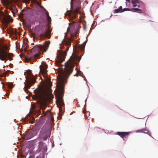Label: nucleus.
Returning <instances> with one entry per match:
<instances>
[{"label":"nucleus","mask_w":158,"mask_h":158,"mask_svg":"<svg viewBox=\"0 0 158 158\" xmlns=\"http://www.w3.org/2000/svg\"><path fill=\"white\" fill-rule=\"evenodd\" d=\"M81 57H79L76 54H73L69 60L65 63L64 74H62L57 78L56 87L57 91L55 93V96L57 98L56 104L60 107L64 105L63 99L64 93V83L66 79L72 72L74 64L77 61L79 62Z\"/></svg>","instance_id":"nucleus-1"},{"label":"nucleus","mask_w":158,"mask_h":158,"mask_svg":"<svg viewBox=\"0 0 158 158\" xmlns=\"http://www.w3.org/2000/svg\"><path fill=\"white\" fill-rule=\"evenodd\" d=\"M35 95L32 97L33 100H37L41 106H46L48 102H51L53 98L48 87L43 85L38 87L34 90Z\"/></svg>","instance_id":"nucleus-2"},{"label":"nucleus","mask_w":158,"mask_h":158,"mask_svg":"<svg viewBox=\"0 0 158 158\" xmlns=\"http://www.w3.org/2000/svg\"><path fill=\"white\" fill-rule=\"evenodd\" d=\"M70 4L72 11H68L65 16L66 18H69L70 21L74 23L75 21H73V19L76 17L77 15L79 12L81 3L78 0L76 1L73 3V0H71Z\"/></svg>","instance_id":"nucleus-3"},{"label":"nucleus","mask_w":158,"mask_h":158,"mask_svg":"<svg viewBox=\"0 0 158 158\" xmlns=\"http://www.w3.org/2000/svg\"><path fill=\"white\" fill-rule=\"evenodd\" d=\"M3 5L5 8L4 10L5 13L4 15L3 21L4 24L5 28L3 29L4 31H6L9 34L10 37V30L8 28H7L8 27V23L10 22V16L7 14L8 10H10V0H2Z\"/></svg>","instance_id":"nucleus-4"},{"label":"nucleus","mask_w":158,"mask_h":158,"mask_svg":"<svg viewBox=\"0 0 158 158\" xmlns=\"http://www.w3.org/2000/svg\"><path fill=\"white\" fill-rule=\"evenodd\" d=\"M9 49L6 44L3 40H0V60H10Z\"/></svg>","instance_id":"nucleus-5"},{"label":"nucleus","mask_w":158,"mask_h":158,"mask_svg":"<svg viewBox=\"0 0 158 158\" xmlns=\"http://www.w3.org/2000/svg\"><path fill=\"white\" fill-rule=\"evenodd\" d=\"M35 33L41 38L50 37L51 32L47 27L38 25L35 28Z\"/></svg>","instance_id":"nucleus-6"},{"label":"nucleus","mask_w":158,"mask_h":158,"mask_svg":"<svg viewBox=\"0 0 158 158\" xmlns=\"http://www.w3.org/2000/svg\"><path fill=\"white\" fill-rule=\"evenodd\" d=\"M40 128L39 126H35L32 129L26 131L23 134L24 138L25 139H29L36 135Z\"/></svg>","instance_id":"nucleus-7"},{"label":"nucleus","mask_w":158,"mask_h":158,"mask_svg":"<svg viewBox=\"0 0 158 158\" xmlns=\"http://www.w3.org/2000/svg\"><path fill=\"white\" fill-rule=\"evenodd\" d=\"M44 48L41 45H36L34 46L31 49V51L35 53L33 56H31L30 58H27V60H35V59L37 58L40 54V51L43 52L42 48Z\"/></svg>","instance_id":"nucleus-8"},{"label":"nucleus","mask_w":158,"mask_h":158,"mask_svg":"<svg viewBox=\"0 0 158 158\" xmlns=\"http://www.w3.org/2000/svg\"><path fill=\"white\" fill-rule=\"evenodd\" d=\"M69 49V48L68 47L64 52H62L59 50L58 51V54L56 56L57 60L56 61L57 64H60L64 60L65 56L67 55V52Z\"/></svg>","instance_id":"nucleus-9"},{"label":"nucleus","mask_w":158,"mask_h":158,"mask_svg":"<svg viewBox=\"0 0 158 158\" xmlns=\"http://www.w3.org/2000/svg\"><path fill=\"white\" fill-rule=\"evenodd\" d=\"M50 136V132L47 128L43 126L40 131L39 137L44 140H45Z\"/></svg>","instance_id":"nucleus-10"},{"label":"nucleus","mask_w":158,"mask_h":158,"mask_svg":"<svg viewBox=\"0 0 158 158\" xmlns=\"http://www.w3.org/2000/svg\"><path fill=\"white\" fill-rule=\"evenodd\" d=\"M25 78H26L25 80L26 83L24 82V83L25 84L24 86V91L27 93L28 91L27 90V89L30 87L32 84L31 83H35L36 80L34 78L32 79H31V77H30V78L31 79V80L28 79L27 78V77L26 76Z\"/></svg>","instance_id":"nucleus-11"},{"label":"nucleus","mask_w":158,"mask_h":158,"mask_svg":"<svg viewBox=\"0 0 158 158\" xmlns=\"http://www.w3.org/2000/svg\"><path fill=\"white\" fill-rule=\"evenodd\" d=\"M47 65L44 62H42V64L40 66V72H41L43 77H46L47 74V70L46 67Z\"/></svg>","instance_id":"nucleus-12"},{"label":"nucleus","mask_w":158,"mask_h":158,"mask_svg":"<svg viewBox=\"0 0 158 158\" xmlns=\"http://www.w3.org/2000/svg\"><path fill=\"white\" fill-rule=\"evenodd\" d=\"M77 32L76 31L75 33L71 35V38L69 39L68 40H65V43L67 45L70 46L71 45V41L73 40V38L74 37L77 36Z\"/></svg>","instance_id":"nucleus-13"},{"label":"nucleus","mask_w":158,"mask_h":158,"mask_svg":"<svg viewBox=\"0 0 158 158\" xmlns=\"http://www.w3.org/2000/svg\"><path fill=\"white\" fill-rule=\"evenodd\" d=\"M22 1L27 4L29 3L30 0H10V4L12 3L16 4L17 3L20 4Z\"/></svg>","instance_id":"nucleus-14"},{"label":"nucleus","mask_w":158,"mask_h":158,"mask_svg":"<svg viewBox=\"0 0 158 158\" xmlns=\"http://www.w3.org/2000/svg\"><path fill=\"white\" fill-rule=\"evenodd\" d=\"M130 133V132H118L116 134L120 136L121 138H123L126 135H128Z\"/></svg>","instance_id":"nucleus-15"},{"label":"nucleus","mask_w":158,"mask_h":158,"mask_svg":"<svg viewBox=\"0 0 158 158\" xmlns=\"http://www.w3.org/2000/svg\"><path fill=\"white\" fill-rule=\"evenodd\" d=\"M44 112V114L45 115H47V116L49 117V119L51 120L52 122H53L54 121V118L53 115L51 113L50 111L49 110H47V112Z\"/></svg>","instance_id":"nucleus-16"},{"label":"nucleus","mask_w":158,"mask_h":158,"mask_svg":"<svg viewBox=\"0 0 158 158\" xmlns=\"http://www.w3.org/2000/svg\"><path fill=\"white\" fill-rule=\"evenodd\" d=\"M49 44L50 41L48 40L45 42L44 45H42V47H44V48H42L43 52H44L46 51L49 47Z\"/></svg>","instance_id":"nucleus-17"},{"label":"nucleus","mask_w":158,"mask_h":158,"mask_svg":"<svg viewBox=\"0 0 158 158\" xmlns=\"http://www.w3.org/2000/svg\"><path fill=\"white\" fill-rule=\"evenodd\" d=\"M136 132L143 133L145 134H148L150 136H151V135L148 132V130L145 128L138 130L136 131Z\"/></svg>","instance_id":"nucleus-18"},{"label":"nucleus","mask_w":158,"mask_h":158,"mask_svg":"<svg viewBox=\"0 0 158 158\" xmlns=\"http://www.w3.org/2000/svg\"><path fill=\"white\" fill-rule=\"evenodd\" d=\"M44 144V143L42 141H40L39 143V144L38 145V150L39 151H41L43 147V146Z\"/></svg>","instance_id":"nucleus-19"},{"label":"nucleus","mask_w":158,"mask_h":158,"mask_svg":"<svg viewBox=\"0 0 158 158\" xmlns=\"http://www.w3.org/2000/svg\"><path fill=\"white\" fill-rule=\"evenodd\" d=\"M10 11L13 13V15L15 16V15L17 14V10L15 8H13L10 5Z\"/></svg>","instance_id":"nucleus-20"},{"label":"nucleus","mask_w":158,"mask_h":158,"mask_svg":"<svg viewBox=\"0 0 158 158\" xmlns=\"http://www.w3.org/2000/svg\"><path fill=\"white\" fill-rule=\"evenodd\" d=\"M45 121V119L43 117H40L38 121V123L39 124L42 125L43 124Z\"/></svg>","instance_id":"nucleus-21"},{"label":"nucleus","mask_w":158,"mask_h":158,"mask_svg":"<svg viewBox=\"0 0 158 158\" xmlns=\"http://www.w3.org/2000/svg\"><path fill=\"white\" fill-rule=\"evenodd\" d=\"M132 11L135 12H138L139 13H142V11L140 9L137 8H134L132 9Z\"/></svg>","instance_id":"nucleus-22"},{"label":"nucleus","mask_w":158,"mask_h":158,"mask_svg":"<svg viewBox=\"0 0 158 158\" xmlns=\"http://www.w3.org/2000/svg\"><path fill=\"white\" fill-rule=\"evenodd\" d=\"M115 13H118L119 12H122V6H120L118 8L114 10Z\"/></svg>","instance_id":"nucleus-23"},{"label":"nucleus","mask_w":158,"mask_h":158,"mask_svg":"<svg viewBox=\"0 0 158 158\" xmlns=\"http://www.w3.org/2000/svg\"><path fill=\"white\" fill-rule=\"evenodd\" d=\"M131 2L132 4H138L139 3V1L138 0H132Z\"/></svg>","instance_id":"nucleus-24"},{"label":"nucleus","mask_w":158,"mask_h":158,"mask_svg":"<svg viewBox=\"0 0 158 158\" xmlns=\"http://www.w3.org/2000/svg\"><path fill=\"white\" fill-rule=\"evenodd\" d=\"M27 47V43H25L24 42V45H23V46L22 47V50H24L25 51H26Z\"/></svg>","instance_id":"nucleus-25"},{"label":"nucleus","mask_w":158,"mask_h":158,"mask_svg":"<svg viewBox=\"0 0 158 158\" xmlns=\"http://www.w3.org/2000/svg\"><path fill=\"white\" fill-rule=\"evenodd\" d=\"M130 9L128 8H125L123 9H122V11L121 12H123L126 11H130Z\"/></svg>","instance_id":"nucleus-26"},{"label":"nucleus","mask_w":158,"mask_h":158,"mask_svg":"<svg viewBox=\"0 0 158 158\" xmlns=\"http://www.w3.org/2000/svg\"><path fill=\"white\" fill-rule=\"evenodd\" d=\"M47 19H48V22H50L51 21V18L49 16V15H48V12L47 13Z\"/></svg>","instance_id":"nucleus-27"},{"label":"nucleus","mask_w":158,"mask_h":158,"mask_svg":"<svg viewBox=\"0 0 158 158\" xmlns=\"http://www.w3.org/2000/svg\"><path fill=\"white\" fill-rule=\"evenodd\" d=\"M10 89L13 88L15 85V84L13 85V83L10 82Z\"/></svg>","instance_id":"nucleus-28"},{"label":"nucleus","mask_w":158,"mask_h":158,"mask_svg":"<svg viewBox=\"0 0 158 158\" xmlns=\"http://www.w3.org/2000/svg\"><path fill=\"white\" fill-rule=\"evenodd\" d=\"M83 113L85 115V116H87V115L86 114L87 113H88V112H87L85 110H84L83 111Z\"/></svg>","instance_id":"nucleus-29"},{"label":"nucleus","mask_w":158,"mask_h":158,"mask_svg":"<svg viewBox=\"0 0 158 158\" xmlns=\"http://www.w3.org/2000/svg\"><path fill=\"white\" fill-rule=\"evenodd\" d=\"M29 158H35V156L34 155H31V156H30Z\"/></svg>","instance_id":"nucleus-30"},{"label":"nucleus","mask_w":158,"mask_h":158,"mask_svg":"<svg viewBox=\"0 0 158 158\" xmlns=\"http://www.w3.org/2000/svg\"><path fill=\"white\" fill-rule=\"evenodd\" d=\"M10 60H12V56H13V54L12 53H10Z\"/></svg>","instance_id":"nucleus-31"},{"label":"nucleus","mask_w":158,"mask_h":158,"mask_svg":"<svg viewBox=\"0 0 158 158\" xmlns=\"http://www.w3.org/2000/svg\"><path fill=\"white\" fill-rule=\"evenodd\" d=\"M23 14H22L21 13L19 15V17H21L22 15H23Z\"/></svg>","instance_id":"nucleus-32"},{"label":"nucleus","mask_w":158,"mask_h":158,"mask_svg":"<svg viewBox=\"0 0 158 158\" xmlns=\"http://www.w3.org/2000/svg\"><path fill=\"white\" fill-rule=\"evenodd\" d=\"M133 5V7H135L136 6H137V4H134Z\"/></svg>","instance_id":"nucleus-33"},{"label":"nucleus","mask_w":158,"mask_h":158,"mask_svg":"<svg viewBox=\"0 0 158 158\" xmlns=\"http://www.w3.org/2000/svg\"><path fill=\"white\" fill-rule=\"evenodd\" d=\"M10 38H11V34H13L14 33V32H12V30H11V28L10 27Z\"/></svg>","instance_id":"nucleus-34"},{"label":"nucleus","mask_w":158,"mask_h":158,"mask_svg":"<svg viewBox=\"0 0 158 158\" xmlns=\"http://www.w3.org/2000/svg\"><path fill=\"white\" fill-rule=\"evenodd\" d=\"M13 21V19L10 16V22Z\"/></svg>","instance_id":"nucleus-35"},{"label":"nucleus","mask_w":158,"mask_h":158,"mask_svg":"<svg viewBox=\"0 0 158 158\" xmlns=\"http://www.w3.org/2000/svg\"><path fill=\"white\" fill-rule=\"evenodd\" d=\"M6 96L9 98V94L8 93L6 95Z\"/></svg>","instance_id":"nucleus-36"},{"label":"nucleus","mask_w":158,"mask_h":158,"mask_svg":"<svg viewBox=\"0 0 158 158\" xmlns=\"http://www.w3.org/2000/svg\"><path fill=\"white\" fill-rule=\"evenodd\" d=\"M10 68L12 67L13 66L12 64L10 63Z\"/></svg>","instance_id":"nucleus-37"},{"label":"nucleus","mask_w":158,"mask_h":158,"mask_svg":"<svg viewBox=\"0 0 158 158\" xmlns=\"http://www.w3.org/2000/svg\"><path fill=\"white\" fill-rule=\"evenodd\" d=\"M78 74L77 73H76L75 75H74V76H78Z\"/></svg>","instance_id":"nucleus-38"},{"label":"nucleus","mask_w":158,"mask_h":158,"mask_svg":"<svg viewBox=\"0 0 158 158\" xmlns=\"http://www.w3.org/2000/svg\"><path fill=\"white\" fill-rule=\"evenodd\" d=\"M137 6L138 7H139V8L140 7V6H139V5H137Z\"/></svg>","instance_id":"nucleus-39"},{"label":"nucleus","mask_w":158,"mask_h":158,"mask_svg":"<svg viewBox=\"0 0 158 158\" xmlns=\"http://www.w3.org/2000/svg\"><path fill=\"white\" fill-rule=\"evenodd\" d=\"M48 83H49V85H50V84H51V82H50V81H49V82H48Z\"/></svg>","instance_id":"nucleus-40"},{"label":"nucleus","mask_w":158,"mask_h":158,"mask_svg":"<svg viewBox=\"0 0 158 158\" xmlns=\"http://www.w3.org/2000/svg\"><path fill=\"white\" fill-rule=\"evenodd\" d=\"M33 123V122L32 121H31V123L32 124Z\"/></svg>","instance_id":"nucleus-41"},{"label":"nucleus","mask_w":158,"mask_h":158,"mask_svg":"<svg viewBox=\"0 0 158 158\" xmlns=\"http://www.w3.org/2000/svg\"><path fill=\"white\" fill-rule=\"evenodd\" d=\"M8 88H9V89H10V86L9 85H8Z\"/></svg>","instance_id":"nucleus-42"},{"label":"nucleus","mask_w":158,"mask_h":158,"mask_svg":"<svg viewBox=\"0 0 158 158\" xmlns=\"http://www.w3.org/2000/svg\"><path fill=\"white\" fill-rule=\"evenodd\" d=\"M130 0H126V1L129 2Z\"/></svg>","instance_id":"nucleus-43"},{"label":"nucleus","mask_w":158,"mask_h":158,"mask_svg":"<svg viewBox=\"0 0 158 158\" xmlns=\"http://www.w3.org/2000/svg\"><path fill=\"white\" fill-rule=\"evenodd\" d=\"M10 72H12L13 73V71H11V70L10 71ZM11 74V73H10V74Z\"/></svg>","instance_id":"nucleus-44"},{"label":"nucleus","mask_w":158,"mask_h":158,"mask_svg":"<svg viewBox=\"0 0 158 158\" xmlns=\"http://www.w3.org/2000/svg\"><path fill=\"white\" fill-rule=\"evenodd\" d=\"M36 1V2H37L38 3V2L37 1Z\"/></svg>","instance_id":"nucleus-45"}]
</instances>
